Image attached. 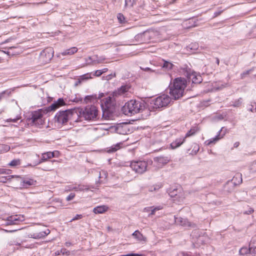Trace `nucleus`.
I'll return each mask as SVG.
<instances>
[{
  "mask_svg": "<svg viewBox=\"0 0 256 256\" xmlns=\"http://www.w3.org/2000/svg\"><path fill=\"white\" fill-rule=\"evenodd\" d=\"M108 208L106 206H100L94 208L93 212L96 214H102L106 212Z\"/></svg>",
  "mask_w": 256,
  "mask_h": 256,
  "instance_id": "obj_22",
  "label": "nucleus"
},
{
  "mask_svg": "<svg viewBox=\"0 0 256 256\" xmlns=\"http://www.w3.org/2000/svg\"><path fill=\"white\" fill-rule=\"evenodd\" d=\"M65 104V102L62 98H59L57 101L52 104L47 109H40L32 112L30 120L32 124L36 126L42 125L44 120L43 116L50 110H55L60 106Z\"/></svg>",
  "mask_w": 256,
  "mask_h": 256,
  "instance_id": "obj_1",
  "label": "nucleus"
},
{
  "mask_svg": "<svg viewBox=\"0 0 256 256\" xmlns=\"http://www.w3.org/2000/svg\"><path fill=\"white\" fill-rule=\"evenodd\" d=\"M185 140V138H176L174 142L171 143L170 147L172 149L178 148L184 142Z\"/></svg>",
  "mask_w": 256,
  "mask_h": 256,
  "instance_id": "obj_20",
  "label": "nucleus"
},
{
  "mask_svg": "<svg viewBox=\"0 0 256 256\" xmlns=\"http://www.w3.org/2000/svg\"><path fill=\"white\" fill-rule=\"evenodd\" d=\"M222 129H223V128H222V129L220 130V131H219L218 134H220V132L222 131Z\"/></svg>",
  "mask_w": 256,
  "mask_h": 256,
  "instance_id": "obj_59",
  "label": "nucleus"
},
{
  "mask_svg": "<svg viewBox=\"0 0 256 256\" xmlns=\"http://www.w3.org/2000/svg\"><path fill=\"white\" fill-rule=\"evenodd\" d=\"M19 178V176H0V182L6 183L8 181H10L12 178Z\"/></svg>",
  "mask_w": 256,
  "mask_h": 256,
  "instance_id": "obj_27",
  "label": "nucleus"
},
{
  "mask_svg": "<svg viewBox=\"0 0 256 256\" xmlns=\"http://www.w3.org/2000/svg\"><path fill=\"white\" fill-rule=\"evenodd\" d=\"M216 62L218 64H219V60L218 59L216 60Z\"/></svg>",
  "mask_w": 256,
  "mask_h": 256,
  "instance_id": "obj_60",
  "label": "nucleus"
},
{
  "mask_svg": "<svg viewBox=\"0 0 256 256\" xmlns=\"http://www.w3.org/2000/svg\"><path fill=\"white\" fill-rule=\"evenodd\" d=\"M135 4V0H125V6L132 7Z\"/></svg>",
  "mask_w": 256,
  "mask_h": 256,
  "instance_id": "obj_36",
  "label": "nucleus"
},
{
  "mask_svg": "<svg viewBox=\"0 0 256 256\" xmlns=\"http://www.w3.org/2000/svg\"><path fill=\"white\" fill-rule=\"evenodd\" d=\"M16 230H12L8 231L7 230H5L6 232H16Z\"/></svg>",
  "mask_w": 256,
  "mask_h": 256,
  "instance_id": "obj_57",
  "label": "nucleus"
},
{
  "mask_svg": "<svg viewBox=\"0 0 256 256\" xmlns=\"http://www.w3.org/2000/svg\"><path fill=\"white\" fill-rule=\"evenodd\" d=\"M74 114V110H68L64 111H60L56 114L55 119L58 122L62 124L66 123Z\"/></svg>",
  "mask_w": 256,
  "mask_h": 256,
  "instance_id": "obj_5",
  "label": "nucleus"
},
{
  "mask_svg": "<svg viewBox=\"0 0 256 256\" xmlns=\"http://www.w3.org/2000/svg\"><path fill=\"white\" fill-rule=\"evenodd\" d=\"M118 18L119 22L121 24L124 23L125 22V18L124 15L121 14H118Z\"/></svg>",
  "mask_w": 256,
  "mask_h": 256,
  "instance_id": "obj_38",
  "label": "nucleus"
},
{
  "mask_svg": "<svg viewBox=\"0 0 256 256\" xmlns=\"http://www.w3.org/2000/svg\"><path fill=\"white\" fill-rule=\"evenodd\" d=\"M239 144H240L239 142H236L234 144V147L235 148H236L239 146Z\"/></svg>",
  "mask_w": 256,
  "mask_h": 256,
  "instance_id": "obj_52",
  "label": "nucleus"
},
{
  "mask_svg": "<svg viewBox=\"0 0 256 256\" xmlns=\"http://www.w3.org/2000/svg\"><path fill=\"white\" fill-rule=\"evenodd\" d=\"M11 170L0 168V174H10Z\"/></svg>",
  "mask_w": 256,
  "mask_h": 256,
  "instance_id": "obj_37",
  "label": "nucleus"
},
{
  "mask_svg": "<svg viewBox=\"0 0 256 256\" xmlns=\"http://www.w3.org/2000/svg\"><path fill=\"white\" fill-rule=\"evenodd\" d=\"M120 148V144H117L116 146H112V148L108 150V152H114Z\"/></svg>",
  "mask_w": 256,
  "mask_h": 256,
  "instance_id": "obj_41",
  "label": "nucleus"
},
{
  "mask_svg": "<svg viewBox=\"0 0 256 256\" xmlns=\"http://www.w3.org/2000/svg\"><path fill=\"white\" fill-rule=\"evenodd\" d=\"M100 70L102 74L103 73L106 72L108 70V69L107 68H104L102 70Z\"/></svg>",
  "mask_w": 256,
  "mask_h": 256,
  "instance_id": "obj_53",
  "label": "nucleus"
},
{
  "mask_svg": "<svg viewBox=\"0 0 256 256\" xmlns=\"http://www.w3.org/2000/svg\"><path fill=\"white\" fill-rule=\"evenodd\" d=\"M170 102V98L166 94H162L154 99L151 104L154 108H160L167 106Z\"/></svg>",
  "mask_w": 256,
  "mask_h": 256,
  "instance_id": "obj_6",
  "label": "nucleus"
},
{
  "mask_svg": "<svg viewBox=\"0 0 256 256\" xmlns=\"http://www.w3.org/2000/svg\"><path fill=\"white\" fill-rule=\"evenodd\" d=\"M162 184H156L150 186L149 188V191L150 192L158 190L162 188Z\"/></svg>",
  "mask_w": 256,
  "mask_h": 256,
  "instance_id": "obj_34",
  "label": "nucleus"
},
{
  "mask_svg": "<svg viewBox=\"0 0 256 256\" xmlns=\"http://www.w3.org/2000/svg\"><path fill=\"white\" fill-rule=\"evenodd\" d=\"M144 108L143 102L132 100L125 104L122 110L124 114L131 116L142 112Z\"/></svg>",
  "mask_w": 256,
  "mask_h": 256,
  "instance_id": "obj_3",
  "label": "nucleus"
},
{
  "mask_svg": "<svg viewBox=\"0 0 256 256\" xmlns=\"http://www.w3.org/2000/svg\"><path fill=\"white\" fill-rule=\"evenodd\" d=\"M142 36V34H138L136 36L137 37H139V36Z\"/></svg>",
  "mask_w": 256,
  "mask_h": 256,
  "instance_id": "obj_58",
  "label": "nucleus"
},
{
  "mask_svg": "<svg viewBox=\"0 0 256 256\" xmlns=\"http://www.w3.org/2000/svg\"><path fill=\"white\" fill-rule=\"evenodd\" d=\"M103 96H104V94L103 93L99 94L98 96H97L96 94H92L86 96L84 98V100L86 102V103H88L89 102H94L98 99H100Z\"/></svg>",
  "mask_w": 256,
  "mask_h": 256,
  "instance_id": "obj_19",
  "label": "nucleus"
},
{
  "mask_svg": "<svg viewBox=\"0 0 256 256\" xmlns=\"http://www.w3.org/2000/svg\"><path fill=\"white\" fill-rule=\"evenodd\" d=\"M58 154L59 152L58 151H55L54 152H49L44 153L42 156L41 162L46 160L48 159L54 157H58Z\"/></svg>",
  "mask_w": 256,
  "mask_h": 256,
  "instance_id": "obj_16",
  "label": "nucleus"
},
{
  "mask_svg": "<svg viewBox=\"0 0 256 256\" xmlns=\"http://www.w3.org/2000/svg\"><path fill=\"white\" fill-rule=\"evenodd\" d=\"M20 164V159H14L12 160L9 164L8 166L12 167L16 166Z\"/></svg>",
  "mask_w": 256,
  "mask_h": 256,
  "instance_id": "obj_31",
  "label": "nucleus"
},
{
  "mask_svg": "<svg viewBox=\"0 0 256 256\" xmlns=\"http://www.w3.org/2000/svg\"><path fill=\"white\" fill-rule=\"evenodd\" d=\"M48 208H50V212H55L54 210L56 208H54V206H50L48 207Z\"/></svg>",
  "mask_w": 256,
  "mask_h": 256,
  "instance_id": "obj_51",
  "label": "nucleus"
},
{
  "mask_svg": "<svg viewBox=\"0 0 256 256\" xmlns=\"http://www.w3.org/2000/svg\"><path fill=\"white\" fill-rule=\"evenodd\" d=\"M75 196V194L74 193H71L70 195H68L66 198V200L70 201L72 200Z\"/></svg>",
  "mask_w": 256,
  "mask_h": 256,
  "instance_id": "obj_44",
  "label": "nucleus"
},
{
  "mask_svg": "<svg viewBox=\"0 0 256 256\" xmlns=\"http://www.w3.org/2000/svg\"><path fill=\"white\" fill-rule=\"evenodd\" d=\"M20 118V117L17 116L16 118H9L8 119V122H16Z\"/></svg>",
  "mask_w": 256,
  "mask_h": 256,
  "instance_id": "obj_48",
  "label": "nucleus"
},
{
  "mask_svg": "<svg viewBox=\"0 0 256 256\" xmlns=\"http://www.w3.org/2000/svg\"><path fill=\"white\" fill-rule=\"evenodd\" d=\"M92 77L90 76V74H84L82 76H80V79L81 80H88V79H90V78H91Z\"/></svg>",
  "mask_w": 256,
  "mask_h": 256,
  "instance_id": "obj_42",
  "label": "nucleus"
},
{
  "mask_svg": "<svg viewBox=\"0 0 256 256\" xmlns=\"http://www.w3.org/2000/svg\"><path fill=\"white\" fill-rule=\"evenodd\" d=\"M173 66V64L170 62L168 61H164L162 68L166 70H171Z\"/></svg>",
  "mask_w": 256,
  "mask_h": 256,
  "instance_id": "obj_29",
  "label": "nucleus"
},
{
  "mask_svg": "<svg viewBox=\"0 0 256 256\" xmlns=\"http://www.w3.org/2000/svg\"><path fill=\"white\" fill-rule=\"evenodd\" d=\"M50 231L48 228H45L44 230H36L34 232L30 233L28 234V237L34 239H38L44 238L49 234Z\"/></svg>",
  "mask_w": 256,
  "mask_h": 256,
  "instance_id": "obj_10",
  "label": "nucleus"
},
{
  "mask_svg": "<svg viewBox=\"0 0 256 256\" xmlns=\"http://www.w3.org/2000/svg\"><path fill=\"white\" fill-rule=\"evenodd\" d=\"M54 50L52 48H47L44 50L40 54L39 61L42 64L50 62L54 56Z\"/></svg>",
  "mask_w": 256,
  "mask_h": 256,
  "instance_id": "obj_7",
  "label": "nucleus"
},
{
  "mask_svg": "<svg viewBox=\"0 0 256 256\" xmlns=\"http://www.w3.org/2000/svg\"><path fill=\"white\" fill-rule=\"evenodd\" d=\"M20 219V216L16 215V216H12L7 218L6 220V225H13V224H18V222L22 221Z\"/></svg>",
  "mask_w": 256,
  "mask_h": 256,
  "instance_id": "obj_15",
  "label": "nucleus"
},
{
  "mask_svg": "<svg viewBox=\"0 0 256 256\" xmlns=\"http://www.w3.org/2000/svg\"><path fill=\"white\" fill-rule=\"evenodd\" d=\"M10 150V146L8 145L0 144V153H3L8 152Z\"/></svg>",
  "mask_w": 256,
  "mask_h": 256,
  "instance_id": "obj_30",
  "label": "nucleus"
},
{
  "mask_svg": "<svg viewBox=\"0 0 256 256\" xmlns=\"http://www.w3.org/2000/svg\"><path fill=\"white\" fill-rule=\"evenodd\" d=\"M82 218V214H76L71 220L70 222L74 221L76 220L81 219Z\"/></svg>",
  "mask_w": 256,
  "mask_h": 256,
  "instance_id": "obj_45",
  "label": "nucleus"
},
{
  "mask_svg": "<svg viewBox=\"0 0 256 256\" xmlns=\"http://www.w3.org/2000/svg\"><path fill=\"white\" fill-rule=\"evenodd\" d=\"M154 160L156 166L160 168L168 164L170 162V158L168 156H158L154 158Z\"/></svg>",
  "mask_w": 256,
  "mask_h": 256,
  "instance_id": "obj_12",
  "label": "nucleus"
},
{
  "mask_svg": "<svg viewBox=\"0 0 256 256\" xmlns=\"http://www.w3.org/2000/svg\"><path fill=\"white\" fill-rule=\"evenodd\" d=\"M130 167L136 172L142 174L147 170L148 163L144 160L134 161L131 162Z\"/></svg>",
  "mask_w": 256,
  "mask_h": 256,
  "instance_id": "obj_8",
  "label": "nucleus"
},
{
  "mask_svg": "<svg viewBox=\"0 0 256 256\" xmlns=\"http://www.w3.org/2000/svg\"><path fill=\"white\" fill-rule=\"evenodd\" d=\"M222 12H216L214 13L215 16H218L221 14Z\"/></svg>",
  "mask_w": 256,
  "mask_h": 256,
  "instance_id": "obj_55",
  "label": "nucleus"
},
{
  "mask_svg": "<svg viewBox=\"0 0 256 256\" xmlns=\"http://www.w3.org/2000/svg\"><path fill=\"white\" fill-rule=\"evenodd\" d=\"M104 130L100 128L90 127L88 128V138L96 140L104 135Z\"/></svg>",
  "mask_w": 256,
  "mask_h": 256,
  "instance_id": "obj_9",
  "label": "nucleus"
},
{
  "mask_svg": "<svg viewBox=\"0 0 256 256\" xmlns=\"http://www.w3.org/2000/svg\"><path fill=\"white\" fill-rule=\"evenodd\" d=\"M80 113V116L86 120H95L98 116V110L95 106H90L81 109Z\"/></svg>",
  "mask_w": 256,
  "mask_h": 256,
  "instance_id": "obj_4",
  "label": "nucleus"
},
{
  "mask_svg": "<svg viewBox=\"0 0 256 256\" xmlns=\"http://www.w3.org/2000/svg\"><path fill=\"white\" fill-rule=\"evenodd\" d=\"M189 78L190 79L193 83L199 84L202 82V78L200 75H196V72H192L190 74Z\"/></svg>",
  "mask_w": 256,
  "mask_h": 256,
  "instance_id": "obj_21",
  "label": "nucleus"
},
{
  "mask_svg": "<svg viewBox=\"0 0 256 256\" xmlns=\"http://www.w3.org/2000/svg\"><path fill=\"white\" fill-rule=\"evenodd\" d=\"M104 60V58H98L96 60H94L92 61V64H97L102 63L103 62V61Z\"/></svg>",
  "mask_w": 256,
  "mask_h": 256,
  "instance_id": "obj_40",
  "label": "nucleus"
},
{
  "mask_svg": "<svg viewBox=\"0 0 256 256\" xmlns=\"http://www.w3.org/2000/svg\"><path fill=\"white\" fill-rule=\"evenodd\" d=\"M132 236L138 240L140 241H146V238L138 230H136L133 234Z\"/></svg>",
  "mask_w": 256,
  "mask_h": 256,
  "instance_id": "obj_25",
  "label": "nucleus"
},
{
  "mask_svg": "<svg viewBox=\"0 0 256 256\" xmlns=\"http://www.w3.org/2000/svg\"><path fill=\"white\" fill-rule=\"evenodd\" d=\"M54 201L58 203V204L57 205L58 207L62 206V200L60 198H56Z\"/></svg>",
  "mask_w": 256,
  "mask_h": 256,
  "instance_id": "obj_43",
  "label": "nucleus"
},
{
  "mask_svg": "<svg viewBox=\"0 0 256 256\" xmlns=\"http://www.w3.org/2000/svg\"><path fill=\"white\" fill-rule=\"evenodd\" d=\"M186 81L181 78H176L170 86V94L174 100L181 98L184 94L186 86Z\"/></svg>",
  "mask_w": 256,
  "mask_h": 256,
  "instance_id": "obj_2",
  "label": "nucleus"
},
{
  "mask_svg": "<svg viewBox=\"0 0 256 256\" xmlns=\"http://www.w3.org/2000/svg\"><path fill=\"white\" fill-rule=\"evenodd\" d=\"M239 253L240 254L243 256L250 254L249 248L246 247H242L240 250Z\"/></svg>",
  "mask_w": 256,
  "mask_h": 256,
  "instance_id": "obj_32",
  "label": "nucleus"
},
{
  "mask_svg": "<svg viewBox=\"0 0 256 256\" xmlns=\"http://www.w3.org/2000/svg\"><path fill=\"white\" fill-rule=\"evenodd\" d=\"M200 130L198 126H195L191 128V129L186 134L185 138L187 137H189L194 135L196 132Z\"/></svg>",
  "mask_w": 256,
  "mask_h": 256,
  "instance_id": "obj_26",
  "label": "nucleus"
},
{
  "mask_svg": "<svg viewBox=\"0 0 256 256\" xmlns=\"http://www.w3.org/2000/svg\"><path fill=\"white\" fill-rule=\"evenodd\" d=\"M130 87L126 85L122 86L117 90L114 92L115 96L122 95L124 96H127L128 92L129 91Z\"/></svg>",
  "mask_w": 256,
  "mask_h": 256,
  "instance_id": "obj_14",
  "label": "nucleus"
},
{
  "mask_svg": "<svg viewBox=\"0 0 256 256\" xmlns=\"http://www.w3.org/2000/svg\"><path fill=\"white\" fill-rule=\"evenodd\" d=\"M250 254L255 256L256 255V246H250L249 248Z\"/></svg>",
  "mask_w": 256,
  "mask_h": 256,
  "instance_id": "obj_39",
  "label": "nucleus"
},
{
  "mask_svg": "<svg viewBox=\"0 0 256 256\" xmlns=\"http://www.w3.org/2000/svg\"><path fill=\"white\" fill-rule=\"evenodd\" d=\"M114 96H115V95L113 94L112 96H110L102 100L101 101L102 106L103 108L104 107L105 108L107 109L110 108L114 104Z\"/></svg>",
  "mask_w": 256,
  "mask_h": 256,
  "instance_id": "obj_11",
  "label": "nucleus"
},
{
  "mask_svg": "<svg viewBox=\"0 0 256 256\" xmlns=\"http://www.w3.org/2000/svg\"><path fill=\"white\" fill-rule=\"evenodd\" d=\"M164 206L162 205H160L156 206H151V212L149 214V216H153L155 214L156 212L162 210Z\"/></svg>",
  "mask_w": 256,
  "mask_h": 256,
  "instance_id": "obj_28",
  "label": "nucleus"
},
{
  "mask_svg": "<svg viewBox=\"0 0 256 256\" xmlns=\"http://www.w3.org/2000/svg\"><path fill=\"white\" fill-rule=\"evenodd\" d=\"M178 256H188V254H186L184 253H181L178 255Z\"/></svg>",
  "mask_w": 256,
  "mask_h": 256,
  "instance_id": "obj_54",
  "label": "nucleus"
},
{
  "mask_svg": "<svg viewBox=\"0 0 256 256\" xmlns=\"http://www.w3.org/2000/svg\"><path fill=\"white\" fill-rule=\"evenodd\" d=\"M147 34L146 32H144L142 34Z\"/></svg>",
  "mask_w": 256,
  "mask_h": 256,
  "instance_id": "obj_61",
  "label": "nucleus"
},
{
  "mask_svg": "<svg viewBox=\"0 0 256 256\" xmlns=\"http://www.w3.org/2000/svg\"><path fill=\"white\" fill-rule=\"evenodd\" d=\"M254 210L252 208H248V210L244 212V214H251L252 213L254 212Z\"/></svg>",
  "mask_w": 256,
  "mask_h": 256,
  "instance_id": "obj_47",
  "label": "nucleus"
},
{
  "mask_svg": "<svg viewBox=\"0 0 256 256\" xmlns=\"http://www.w3.org/2000/svg\"><path fill=\"white\" fill-rule=\"evenodd\" d=\"M224 136V134L222 136H220V134H218L215 138L206 140L204 144L207 146L210 145L212 144H216L218 140L222 138Z\"/></svg>",
  "mask_w": 256,
  "mask_h": 256,
  "instance_id": "obj_24",
  "label": "nucleus"
},
{
  "mask_svg": "<svg viewBox=\"0 0 256 256\" xmlns=\"http://www.w3.org/2000/svg\"><path fill=\"white\" fill-rule=\"evenodd\" d=\"M252 169L256 171V160L254 161L252 164Z\"/></svg>",
  "mask_w": 256,
  "mask_h": 256,
  "instance_id": "obj_50",
  "label": "nucleus"
},
{
  "mask_svg": "<svg viewBox=\"0 0 256 256\" xmlns=\"http://www.w3.org/2000/svg\"><path fill=\"white\" fill-rule=\"evenodd\" d=\"M144 212H151V206L146 207L144 209Z\"/></svg>",
  "mask_w": 256,
  "mask_h": 256,
  "instance_id": "obj_49",
  "label": "nucleus"
},
{
  "mask_svg": "<svg viewBox=\"0 0 256 256\" xmlns=\"http://www.w3.org/2000/svg\"><path fill=\"white\" fill-rule=\"evenodd\" d=\"M175 222L177 224H179L186 227H194L195 224L191 223L186 218L181 217L175 218Z\"/></svg>",
  "mask_w": 256,
  "mask_h": 256,
  "instance_id": "obj_13",
  "label": "nucleus"
},
{
  "mask_svg": "<svg viewBox=\"0 0 256 256\" xmlns=\"http://www.w3.org/2000/svg\"><path fill=\"white\" fill-rule=\"evenodd\" d=\"M78 49L77 48L74 47V46L72 47V48H70L68 49L65 50L63 52H62L61 53L58 54L57 55V56L58 58H60L61 55L62 56H71V55H72V54H74L75 53H76L78 52Z\"/></svg>",
  "mask_w": 256,
  "mask_h": 256,
  "instance_id": "obj_18",
  "label": "nucleus"
},
{
  "mask_svg": "<svg viewBox=\"0 0 256 256\" xmlns=\"http://www.w3.org/2000/svg\"><path fill=\"white\" fill-rule=\"evenodd\" d=\"M178 194L174 200H176L178 202H182L185 199L186 197V193L184 191L182 187H178Z\"/></svg>",
  "mask_w": 256,
  "mask_h": 256,
  "instance_id": "obj_17",
  "label": "nucleus"
},
{
  "mask_svg": "<svg viewBox=\"0 0 256 256\" xmlns=\"http://www.w3.org/2000/svg\"><path fill=\"white\" fill-rule=\"evenodd\" d=\"M102 74V72L100 70H96V71H95V72L94 74V76H99Z\"/></svg>",
  "mask_w": 256,
  "mask_h": 256,
  "instance_id": "obj_46",
  "label": "nucleus"
},
{
  "mask_svg": "<svg viewBox=\"0 0 256 256\" xmlns=\"http://www.w3.org/2000/svg\"><path fill=\"white\" fill-rule=\"evenodd\" d=\"M88 188H84V186L78 185L77 186H76L72 188L69 190H75L76 191H78V190L82 191V190H88Z\"/></svg>",
  "mask_w": 256,
  "mask_h": 256,
  "instance_id": "obj_33",
  "label": "nucleus"
},
{
  "mask_svg": "<svg viewBox=\"0 0 256 256\" xmlns=\"http://www.w3.org/2000/svg\"><path fill=\"white\" fill-rule=\"evenodd\" d=\"M88 59H89V60H91V59H92L91 57H89V58H88Z\"/></svg>",
  "mask_w": 256,
  "mask_h": 256,
  "instance_id": "obj_63",
  "label": "nucleus"
},
{
  "mask_svg": "<svg viewBox=\"0 0 256 256\" xmlns=\"http://www.w3.org/2000/svg\"><path fill=\"white\" fill-rule=\"evenodd\" d=\"M18 179V181H20L21 184L22 183V184H21V186L24 187H26L27 186L33 185L34 184L35 182L32 179L25 180H22L20 177Z\"/></svg>",
  "mask_w": 256,
  "mask_h": 256,
  "instance_id": "obj_23",
  "label": "nucleus"
},
{
  "mask_svg": "<svg viewBox=\"0 0 256 256\" xmlns=\"http://www.w3.org/2000/svg\"><path fill=\"white\" fill-rule=\"evenodd\" d=\"M86 62L87 63L88 62V59L86 60Z\"/></svg>",
  "mask_w": 256,
  "mask_h": 256,
  "instance_id": "obj_64",
  "label": "nucleus"
},
{
  "mask_svg": "<svg viewBox=\"0 0 256 256\" xmlns=\"http://www.w3.org/2000/svg\"><path fill=\"white\" fill-rule=\"evenodd\" d=\"M178 194V188L170 190L169 195L170 197L176 198Z\"/></svg>",
  "mask_w": 256,
  "mask_h": 256,
  "instance_id": "obj_35",
  "label": "nucleus"
},
{
  "mask_svg": "<svg viewBox=\"0 0 256 256\" xmlns=\"http://www.w3.org/2000/svg\"><path fill=\"white\" fill-rule=\"evenodd\" d=\"M45 170H50V169H46Z\"/></svg>",
  "mask_w": 256,
  "mask_h": 256,
  "instance_id": "obj_62",
  "label": "nucleus"
},
{
  "mask_svg": "<svg viewBox=\"0 0 256 256\" xmlns=\"http://www.w3.org/2000/svg\"><path fill=\"white\" fill-rule=\"evenodd\" d=\"M236 176H238L240 178V182H242V175L238 174L236 175Z\"/></svg>",
  "mask_w": 256,
  "mask_h": 256,
  "instance_id": "obj_56",
  "label": "nucleus"
}]
</instances>
